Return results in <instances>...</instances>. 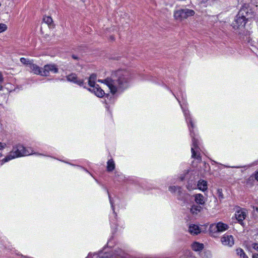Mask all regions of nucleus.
<instances>
[{"label":"nucleus","instance_id":"1","mask_svg":"<svg viewBox=\"0 0 258 258\" xmlns=\"http://www.w3.org/2000/svg\"><path fill=\"white\" fill-rule=\"evenodd\" d=\"M131 79L130 72L126 70H118L111 74L110 78L104 80L112 94H115L118 90L121 91L127 88Z\"/></svg>","mask_w":258,"mask_h":258},{"label":"nucleus","instance_id":"2","mask_svg":"<svg viewBox=\"0 0 258 258\" xmlns=\"http://www.w3.org/2000/svg\"><path fill=\"white\" fill-rule=\"evenodd\" d=\"M111 239L107 242V247H104L103 250L93 255L89 253L86 258H140V255L133 256L128 254L118 247L111 249Z\"/></svg>","mask_w":258,"mask_h":258},{"label":"nucleus","instance_id":"3","mask_svg":"<svg viewBox=\"0 0 258 258\" xmlns=\"http://www.w3.org/2000/svg\"><path fill=\"white\" fill-rule=\"evenodd\" d=\"M181 108L184 114L185 120L187 122L190 135L192 138V147L191 148V157L192 158L200 159L201 157L198 154L199 150L200 149L199 147L200 142L198 139V136L194 132V129L195 127V124L192 121V118L190 116L189 110L186 108V105L184 103L180 104Z\"/></svg>","mask_w":258,"mask_h":258},{"label":"nucleus","instance_id":"4","mask_svg":"<svg viewBox=\"0 0 258 258\" xmlns=\"http://www.w3.org/2000/svg\"><path fill=\"white\" fill-rule=\"evenodd\" d=\"M254 16V12L249 8L243 7L239 11L232 26L234 29H239L245 26L247 21Z\"/></svg>","mask_w":258,"mask_h":258},{"label":"nucleus","instance_id":"5","mask_svg":"<svg viewBox=\"0 0 258 258\" xmlns=\"http://www.w3.org/2000/svg\"><path fill=\"white\" fill-rule=\"evenodd\" d=\"M31 150H29L23 145L18 144L13 146L12 151L2 160V165L13 159L32 154Z\"/></svg>","mask_w":258,"mask_h":258},{"label":"nucleus","instance_id":"6","mask_svg":"<svg viewBox=\"0 0 258 258\" xmlns=\"http://www.w3.org/2000/svg\"><path fill=\"white\" fill-rule=\"evenodd\" d=\"M195 14V12L192 10L187 8L180 9L174 11L173 17L176 21H182L189 17L194 16Z\"/></svg>","mask_w":258,"mask_h":258},{"label":"nucleus","instance_id":"7","mask_svg":"<svg viewBox=\"0 0 258 258\" xmlns=\"http://www.w3.org/2000/svg\"><path fill=\"white\" fill-rule=\"evenodd\" d=\"M168 189L171 192L175 194L178 200L182 201L184 203H185L189 195L184 191L181 187L170 186Z\"/></svg>","mask_w":258,"mask_h":258},{"label":"nucleus","instance_id":"8","mask_svg":"<svg viewBox=\"0 0 258 258\" xmlns=\"http://www.w3.org/2000/svg\"><path fill=\"white\" fill-rule=\"evenodd\" d=\"M107 192L108 194V197H109V202H110V205H111V208L112 209V211H113V213H112V216H111L110 217V223H111V228L112 229H113V225H114V230L113 231V232H115V230L116 229V226H117V224H116V222H117V218H116V217H117V214L116 213V212H115L114 211V206L113 205V201L109 195V191L108 190H107Z\"/></svg>","mask_w":258,"mask_h":258},{"label":"nucleus","instance_id":"9","mask_svg":"<svg viewBox=\"0 0 258 258\" xmlns=\"http://www.w3.org/2000/svg\"><path fill=\"white\" fill-rule=\"evenodd\" d=\"M58 72V69L55 64H46L43 68V76H48L50 72L53 74H56Z\"/></svg>","mask_w":258,"mask_h":258},{"label":"nucleus","instance_id":"10","mask_svg":"<svg viewBox=\"0 0 258 258\" xmlns=\"http://www.w3.org/2000/svg\"><path fill=\"white\" fill-rule=\"evenodd\" d=\"M222 243L226 246L231 247L234 243V238L232 235L224 234L221 239Z\"/></svg>","mask_w":258,"mask_h":258},{"label":"nucleus","instance_id":"11","mask_svg":"<svg viewBox=\"0 0 258 258\" xmlns=\"http://www.w3.org/2000/svg\"><path fill=\"white\" fill-rule=\"evenodd\" d=\"M67 79L68 81L73 82L80 86L86 88V86H84V82L83 80H78L77 75L75 74H71L67 76Z\"/></svg>","mask_w":258,"mask_h":258},{"label":"nucleus","instance_id":"12","mask_svg":"<svg viewBox=\"0 0 258 258\" xmlns=\"http://www.w3.org/2000/svg\"><path fill=\"white\" fill-rule=\"evenodd\" d=\"M235 215L238 222L241 224L243 220L246 218L247 210L245 209H240L236 211Z\"/></svg>","mask_w":258,"mask_h":258},{"label":"nucleus","instance_id":"13","mask_svg":"<svg viewBox=\"0 0 258 258\" xmlns=\"http://www.w3.org/2000/svg\"><path fill=\"white\" fill-rule=\"evenodd\" d=\"M87 90L100 98L103 97L105 95L104 91L99 87V85H96L91 88H88Z\"/></svg>","mask_w":258,"mask_h":258},{"label":"nucleus","instance_id":"14","mask_svg":"<svg viewBox=\"0 0 258 258\" xmlns=\"http://www.w3.org/2000/svg\"><path fill=\"white\" fill-rule=\"evenodd\" d=\"M203 210V207L201 205L193 204L190 208V213L194 216H199Z\"/></svg>","mask_w":258,"mask_h":258},{"label":"nucleus","instance_id":"15","mask_svg":"<svg viewBox=\"0 0 258 258\" xmlns=\"http://www.w3.org/2000/svg\"><path fill=\"white\" fill-rule=\"evenodd\" d=\"M196 203L198 205L203 207L205 204V200L204 196L201 194H197L194 195Z\"/></svg>","mask_w":258,"mask_h":258},{"label":"nucleus","instance_id":"16","mask_svg":"<svg viewBox=\"0 0 258 258\" xmlns=\"http://www.w3.org/2000/svg\"><path fill=\"white\" fill-rule=\"evenodd\" d=\"M188 232L191 235H198L201 232V229L197 225L191 224L188 226Z\"/></svg>","mask_w":258,"mask_h":258},{"label":"nucleus","instance_id":"17","mask_svg":"<svg viewBox=\"0 0 258 258\" xmlns=\"http://www.w3.org/2000/svg\"><path fill=\"white\" fill-rule=\"evenodd\" d=\"M197 187L199 190L205 192L208 189L207 181L204 179H200L196 185V187Z\"/></svg>","mask_w":258,"mask_h":258},{"label":"nucleus","instance_id":"18","mask_svg":"<svg viewBox=\"0 0 258 258\" xmlns=\"http://www.w3.org/2000/svg\"><path fill=\"white\" fill-rule=\"evenodd\" d=\"M29 68L31 72H32L34 74L42 76L43 68H40L38 66L33 63V62L30 66Z\"/></svg>","mask_w":258,"mask_h":258},{"label":"nucleus","instance_id":"19","mask_svg":"<svg viewBox=\"0 0 258 258\" xmlns=\"http://www.w3.org/2000/svg\"><path fill=\"white\" fill-rule=\"evenodd\" d=\"M192 249L195 251H200L203 250L204 247L203 243L198 242H194L191 244Z\"/></svg>","mask_w":258,"mask_h":258},{"label":"nucleus","instance_id":"20","mask_svg":"<svg viewBox=\"0 0 258 258\" xmlns=\"http://www.w3.org/2000/svg\"><path fill=\"white\" fill-rule=\"evenodd\" d=\"M216 224L218 232H222L225 231L227 230L229 228V226L227 224L221 222H218Z\"/></svg>","mask_w":258,"mask_h":258},{"label":"nucleus","instance_id":"21","mask_svg":"<svg viewBox=\"0 0 258 258\" xmlns=\"http://www.w3.org/2000/svg\"><path fill=\"white\" fill-rule=\"evenodd\" d=\"M96 80V75L92 74L90 75L88 79V85L92 88L97 84L95 83Z\"/></svg>","mask_w":258,"mask_h":258},{"label":"nucleus","instance_id":"22","mask_svg":"<svg viewBox=\"0 0 258 258\" xmlns=\"http://www.w3.org/2000/svg\"><path fill=\"white\" fill-rule=\"evenodd\" d=\"M236 253L240 258H248L244 250L241 248H237L236 249Z\"/></svg>","mask_w":258,"mask_h":258},{"label":"nucleus","instance_id":"23","mask_svg":"<svg viewBox=\"0 0 258 258\" xmlns=\"http://www.w3.org/2000/svg\"><path fill=\"white\" fill-rule=\"evenodd\" d=\"M115 168V163L112 159L109 160L107 162V170L109 172L113 171Z\"/></svg>","mask_w":258,"mask_h":258},{"label":"nucleus","instance_id":"24","mask_svg":"<svg viewBox=\"0 0 258 258\" xmlns=\"http://www.w3.org/2000/svg\"><path fill=\"white\" fill-rule=\"evenodd\" d=\"M209 232L212 235H213V234L218 232V229H217V224L215 223L211 224L209 227Z\"/></svg>","mask_w":258,"mask_h":258},{"label":"nucleus","instance_id":"25","mask_svg":"<svg viewBox=\"0 0 258 258\" xmlns=\"http://www.w3.org/2000/svg\"><path fill=\"white\" fill-rule=\"evenodd\" d=\"M21 63L25 65H28L29 67L31 64L33 62V60L29 59L25 57H21L20 59Z\"/></svg>","mask_w":258,"mask_h":258},{"label":"nucleus","instance_id":"26","mask_svg":"<svg viewBox=\"0 0 258 258\" xmlns=\"http://www.w3.org/2000/svg\"><path fill=\"white\" fill-rule=\"evenodd\" d=\"M43 21L44 23L47 24L49 26H51L52 24L53 20L51 17L49 16H45L43 19Z\"/></svg>","mask_w":258,"mask_h":258},{"label":"nucleus","instance_id":"27","mask_svg":"<svg viewBox=\"0 0 258 258\" xmlns=\"http://www.w3.org/2000/svg\"><path fill=\"white\" fill-rule=\"evenodd\" d=\"M192 181H188L186 185V188L189 190L196 188V183H194V184H192Z\"/></svg>","mask_w":258,"mask_h":258},{"label":"nucleus","instance_id":"28","mask_svg":"<svg viewBox=\"0 0 258 258\" xmlns=\"http://www.w3.org/2000/svg\"><path fill=\"white\" fill-rule=\"evenodd\" d=\"M7 29V26L5 24H0V33L5 31Z\"/></svg>","mask_w":258,"mask_h":258},{"label":"nucleus","instance_id":"29","mask_svg":"<svg viewBox=\"0 0 258 258\" xmlns=\"http://www.w3.org/2000/svg\"><path fill=\"white\" fill-rule=\"evenodd\" d=\"M254 175H251L247 179V184H249V183H250L251 184L252 182L254 181Z\"/></svg>","mask_w":258,"mask_h":258},{"label":"nucleus","instance_id":"30","mask_svg":"<svg viewBox=\"0 0 258 258\" xmlns=\"http://www.w3.org/2000/svg\"><path fill=\"white\" fill-rule=\"evenodd\" d=\"M217 192L218 194V197L220 199H223L224 198V196L222 193V190L221 189H218Z\"/></svg>","mask_w":258,"mask_h":258},{"label":"nucleus","instance_id":"31","mask_svg":"<svg viewBox=\"0 0 258 258\" xmlns=\"http://www.w3.org/2000/svg\"><path fill=\"white\" fill-rule=\"evenodd\" d=\"M251 247L252 248L254 249L257 251H258V243H252L251 244Z\"/></svg>","mask_w":258,"mask_h":258},{"label":"nucleus","instance_id":"32","mask_svg":"<svg viewBox=\"0 0 258 258\" xmlns=\"http://www.w3.org/2000/svg\"><path fill=\"white\" fill-rule=\"evenodd\" d=\"M6 147V144L5 143H2L0 142V150L4 149Z\"/></svg>","mask_w":258,"mask_h":258},{"label":"nucleus","instance_id":"33","mask_svg":"<svg viewBox=\"0 0 258 258\" xmlns=\"http://www.w3.org/2000/svg\"><path fill=\"white\" fill-rule=\"evenodd\" d=\"M255 180H257L258 181V171L255 172V173L253 174Z\"/></svg>","mask_w":258,"mask_h":258},{"label":"nucleus","instance_id":"34","mask_svg":"<svg viewBox=\"0 0 258 258\" xmlns=\"http://www.w3.org/2000/svg\"><path fill=\"white\" fill-rule=\"evenodd\" d=\"M4 81V78L1 72H0V83H2Z\"/></svg>","mask_w":258,"mask_h":258},{"label":"nucleus","instance_id":"35","mask_svg":"<svg viewBox=\"0 0 258 258\" xmlns=\"http://www.w3.org/2000/svg\"><path fill=\"white\" fill-rule=\"evenodd\" d=\"M252 258H258V254L257 253L253 254Z\"/></svg>","mask_w":258,"mask_h":258},{"label":"nucleus","instance_id":"36","mask_svg":"<svg viewBox=\"0 0 258 258\" xmlns=\"http://www.w3.org/2000/svg\"><path fill=\"white\" fill-rule=\"evenodd\" d=\"M72 57L74 59H78V57L77 56L75 55H72Z\"/></svg>","mask_w":258,"mask_h":258},{"label":"nucleus","instance_id":"37","mask_svg":"<svg viewBox=\"0 0 258 258\" xmlns=\"http://www.w3.org/2000/svg\"><path fill=\"white\" fill-rule=\"evenodd\" d=\"M140 258H152V257H147V256H143V255H140Z\"/></svg>","mask_w":258,"mask_h":258},{"label":"nucleus","instance_id":"38","mask_svg":"<svg viewBox=\"0 0 258 258\" xmlns=\"http://www.w3.org/2000/svg\"><path fill=\"white\" fill-rule=\"evenodd\" d=\"M185 177H182V176H181L180 177V180L181 181L183 180L184 179Z\"/></svg>","mask_w":258,"mask_h":258},{"label":"nucleus","instance_id":"39","mask_svg":"<svg viewBox=\"0 0 258 258\" xmlns=\"http://www.w3.org/2000/svg\"><path fill=\"white\" fill-rule=\"evenodd\" d=\"M255 211H256V212H258V208H257V207H255Z\"/></svg>","mask_w":258,"mask_h":258},{"label":"nucleus","instance_id":"40","mask_svg":"<svg viewBox=\"0 0 258 258\" xmlns=\"http://www.w3.org/2000/svg\"><path fill=\"white\" fill-rule=\"evenodd\" d=\"M173 95L174 97H175L176 98H177L176 97V95L174 94V93H173Z\"/></svg>","mask_w":258,"mask_h":258},{"label":"nucleus","instance_id":"41","mask_svg":"<svg viewBox=\"0 0 258 258\" xmlns=\"http://www.w3.org/2000/svg\"><path fill=\"white\" fill-rule=\"evenodd\" d=\"M173 95L174 97H175L176 98H177L176 97V95L174 94V93H173Z\"/></svg>","mask_w":258,"mask_h":258},{"label":"nucleus","instance_id":"42","mask_svg":"<svg viewBox=\"0 0 258 258\" xmlns=\"http://www.w3.org/2000/svg\"><path fill=\"white\" fill-rule=\"evenodd\" d=\"M173 95L174 97H175L176 98H177L176 97V95L174 94V93H173Z\"/></svg>","mask_w":258,"mask_h":258},{"label":"nucleus","instance_id":"43","mask_svg":"<svg viewBox=\"0 0 258 258\" xmlns=\"http://www.w3.org/2000/svg\"><path fill=\"white\" fill-rule=\"evenodd\" d=\"M173 95L174 97H175L176 98H177L176 97V95L174 94V93H173Z\"/></svg>","mask_w":258,"mask_h":258},{"label":"nucleus","instance_id":"44","mask_svg":"<svg viewBox=\"0 0 258 258\" xmlns=\"http://www.w3.org/2000/svg\"><path fill=\"white\" fill-rule=\"evenodd\" d=\"M111 38L112 39H114V38H113V37H112V36H111Z\"/></svg>","mask_w":258,"mask_h":258},{"label":"nucleus","instance_id":"45","mask_svg":"<svg viewBox=\"0 0 258 258\" xmlns=\"http://www.w3.org/2000/svg\"><path fill=\"white\" fill-rule=\"evenodd\" d=\"M177 100H178V98H177ZM178 102H179V103H180V101H179V100H178Z\"/></svg>","mask_w":258,"mask_h":258},{"label":"nucleus","instance_id":"46","mask_svg":"<svg viewBox=\"0 0 258 258\" xmlns=\"http://www.w3.org/2000/svg\"><path fill=\"white\" fill-rule=\"evenodd\" d=\"M1 6V4L0 3V7Z\"/></svg>","mask_w":258,"mask_h":258}]
</instances>
